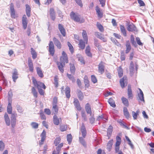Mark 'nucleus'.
Returning <instances> with one entry per match:
<instances>
[{
  "mask_svg": "<svg viewBox=\"0 0 154 154\" xmlns=\"http://www.w3.org/2000/svg\"><path fill=\"white\" fill-rule=\"evenodd\" d=\"M119 76L120 78L123 75V70L121 66L119 67L117 69Z\"/></svg>",
  "mask_w": 154,
  "mask_h": 154,
  "instance_id": "nucleus-41",
  "label": "nucleus"
},
{
  "mask_svg": "<svg viewBox=\"0 0 154 154\" xmlns=\"http://www.w3.org/2000/svg\"><path fill=\"white\" fill-rule=\"evenodd\" d=\"M136 40L137 43L139 45L143 46V43L141 42L140 39L139 37H137L136 38Z\"/></svg>",
  "mask_w": 154,
  "mask_h": 154,
  "instance_id": "nucleus-57",
  "label": "nucleus"
},
{
  "mask_svg": "<svg viewBox=\"0 0 154 154\" xmlns=\"http://www.w3.org/2000/svg\"><path fill=\"white\" fill-rule=\"evenodd\" d=\"M90 117L89 118L90 123L91 124H93L94 123L95 121V119L94 117V114L90 115Z\"/></svg>",
  "mask_w": 154,
  "mask_h": 154,
  "instance_id": "nucleus-43",
  "label": "nucleus"
},
{
  "mask_svg": "<svg viewBox=\"0 0 154 154\" xmlns=\"http://www.w3.org/2000/svg\"><path fill=\"white\" fill-rule=\"evenodd\" d=\"M63 143H61L58 146L56 147V151L57 152H59L60 150V148L63 146Z\"/></svg>",
  "mask_w": 154,
  "mask_h": 154,
  "instance_id": "nucleus-59",
  "label": "nucleus"
},
{
  "mask_svg": "<svg viewBox=\"0 0 154 154\" xmlns=\"http://www.w3.org/2000/svg\"><path fill=\"white\" fill-rule=\"evenodd\" d=\"M28 64L30 71L32 72L33 71V66L32 60L29 58L28 60Z\"/></svg>",
  "mask_w": 154,
  "mask_h": 154,
  "instance_id": "nucleus-16",
  "label": "nucleus"
},
{
  "mask_svg": "<svg viewBox=\"0 0 154 154\" xmlns=\"http://www.w3.org/2000/svg\"><path fill=\"white\" fill-rule=\"evenodd\" d=\"M139 113V110H137L136 112L134 111L132 112V116L134 120L137 119V116L138 115Z\"/></svg>",
  "mask_w": 154,
  "mask_h": 154,
  "instance_id": "nucleus-45",
  "label": "nucleus"
},
{
  "mask_svg": "<svg viewBox=\"0 0 154 154\" xmlns=\"http://www.w3.org/2000/svg\"><path fill=\"white\" fill-rule=\"evenodd\" d=\"M112 131V127L111 126H109L107 130V134L110 135Z\"/></svg>",
  "mask_w": 154,
  "mask_h": 154,
  "instance_id": "nucleus-56",
  "label": "nucleus"
},
{
  "mask_svg": "<svg viewBox=\"0 0 154 154\" xmlns=\"http://www.w3.org/2000/svg\"><path fill=\"white\" fill-rule=\"evenodd\" d=\"M120 59L122 61L125 60V57L124 52L122 51L121 52Z\"/></svg>",
  "mask_w": 154,
  "mask_h": 154,
  "instance_id": "nucleus-60",
  "label": "nucleus"
},
{
  "mask_svg": "<svg viewBox=\"0 0 154 154\" xmlns=\"http://www.w3.org/2000/svg\"><path fill=\"white\" fill-rule=\"evenodd\" d=\"M125 45L126 47L125 53L126 54H128L130 51L131 49V46L129 41L126 42Z\"/></svg>",
  "mask_w": 154,
  "mask_h": 154,
  "instance_id": "nucleus-17",
  "label": "nucleus"
},
{
  "mask_svg": "<svg viewBox=\"0 0 154 154\" xmlns=\"http://www.w3.org/2000/svg\"><path fill=\"white\" fill-rule=\"evenodd\" d=\"M67 45L69 47V50L71 53H73L74 51L73 48L71 44V43L69 42L67 43Z\"/></svg>",
  "mask_w": 154,
  "mask_h": 154,
  "instance_id": "nucleus-48",
  "label": "nucleus"
},
{
  "mask_svg": "<svg viewBox=\"0 0 154 154\" xmlns=\"http://www.w3.org/2000/svg\"><path fill=\"white\" fill-rule=\"evenodd\" d=\"M53 40L54 44L57 46V48L59 49H60L61 48V45L59 40L55 37H54L53 38Z\"/></svg>",
  "mask_w": 154,
  "mask_h": 154,
  "instance_id": "nucleus-12",
  "label": "nucleus"
},
{
  "mask_svg": "<svg viewBox=\"0 0 154 154\" xmlns=\"http://www.w3.org/2000/svg\"><path fill=\"white\" fill-rule=\"evenodd\" d=\"M95 35L98 38L103 41L104 42H106V40L104 38L103 35L101 33L97 32L95 33Z\"/></svg>",
  "mask_w": 154,
  "mask_h": 154,
  "instance_id": "nucleus-13",
  "label": "nucleus"
},
{
  "mask_svg": "<svg viewBox=\"0 0 154 154\" xmlns=\"http://www.w3.org/2000/svg\"><path fill=\"white\" fill-rule=\"evenodd\" d=\"M74 103L75 106L77 110H81V107L78 100L77 99H74Z\"/></svg>",
  "mask_w": 154,
  "mask_h": 154,
  "instance_id": "nucleus-21",
  "label": "nucleus"
},
{
  "mask_svg": "<svg viewBox=\"0 0 154 154\" xmlns=\"http://www.w3.org/2000/svg\"><path fill=\"white\" fill-rule=\"evenodd\" d=\"M70 16L71 18L74 21L79 22L80 21V16L78 13H75L73 11H72L70 14Z\"/></svg>",
  "mask_w": 154,
  "mask_h": 154,
  "instance_id": "nucleus-2",
  "label": "nucleus"
},
{
  "mask_svg": "<svg viewBox=\"0 0 154 154\" xmlns=\"http://www.w3.org/2000/svg\"><path fill=\"white\" fill-rule=\"evenodd\" d=\"M36 71L37 74L38 76L41 78H42L43 77V74L42 70L39 67L36 68Z\"/></svg>",
  "mask_w": 154,
  "mask_h": 154,
  "instance_id": "nucleus-36",
  "label": "nucleus"
},
{
  "mask_svg": "<svg viewBox=\"0 0 154 154\" xmlns=\"http://www.w3.org/2000/svg\"><path fill=\"white\" fill-rule=\"evenodd\" d=\"M28 20L27 18L25 15L23 16L22 17V24L24 29H26L27 27Z\"/></svg>",
  "mask_w": 154,
  "mask_h": 154,
  "instance_id": "nucleus-9",
  "label": "nucleus"
},
{
  "mask_svg": "<svg viewBox=\"0 0 154 154\" xmlns=\"http://www.w3.org/2000/svg\"><path fill=\"white\" fill-rule=\"evenodd\" d=\"M5 148V143L2 140L0 141V151H2Z\"/></svg>",
  "mask_w": 154,
  "mask_h": 154,
  "instance_id": "nucleus-49",
  "label": "nucleus"
},
{
  "mask_svg": "<svg viewBox=\"0 0 154 154\" xmlns=\"http://www.w3.org/2000/svg\"><path fill=\"white\" fill-rule=\"evenodd\" d=\"M82 36L84 41L85 42L86 44H87L88 43V37L87 33L85 30H83Z\"/></svg>",
  "mask_w": 154,
  "mask_h": 154,
  "instance_id": "nucleus-25",
  "label": "nucleus"
},
{
  "mask_svg": "<svg viewBox=\"0 0 154 154\" xmlns=\"http://www.w3.org/2000/svg\"><path fill=\"white\" fill-rule=\"evenodd\" d=\"M91 79L92 82L94 83H95L97 82L96 77L94 75H92L91 76Z\"/></svg>",
  "mask_w": 154,
  "mask_h": 154,
  "instance_id": "nucleus-64",
  "label": "nucleus"
},
{
  "mask_svg": "<svg viewBox=\"0 0 154 154\" xmlns=\"http://www.w3.org/2000/svg\"><path fill=\"white\" fill-rule=\"evenodd\" d=\"M78 60L80 61L82 63L84 64V62L83 57L80 56L77 57Z\"/></svg>",
  "mask_w": 154,
  "mask_h": 154,
  "instance_id": "nucleus-62",
  "label": "nucleus"
},
{
  "mask_svg": "<svg viewBox=\"0 0 154 154\" xmlns=\"http://www.w3.org/2000/svg\"><path fill=\"white\" fill-rule=\"evenodd\" d=\"M61 139L60 137H58L55 140L54 143L55 146H57L60 142Z\"/></svg>",
  "mask_w": 154,
  "mask_h": 154,
  "instance_id": "nucleus-53",
  "label": "nucleus"
},
{
  "mask_svg": "<svg viewBox=\"0 0 154 154\" xmlns=\"http://www.w3.org/2000/svg\"><path fill=\"white\" fill-rule=\"evenodd\" d=\"M123 112L124 114L125 117L127 119H129L130 116L129 114L128 111V109L125 107H124L123 108Z\"/></svg>",
  "mask_w": 154,
  "mask_h": 154,
  "instance_id": "nucleus-28",
  "label": "nucleus"
},
{
  "mask_svg": "<svg viewBox=\"0 0 154 154\" xmlns=\"http://www.w3.org/2000/svg\"><path fill=\"white\" fill-rule=\"evenodd\" d=\"M130 41L132 45H133L135 47H137V45L136 44V42L134 41V36L132 35H131V36Z\"/></svg>",
  "mask_w": 154,
  "mask_h": 154,
  "instance_id": "nucleus-33",
  "label": "nucleus"
},
{
  "mask_svg": "<svg viewBox=\"0 0 154 154\" xmlns=\"http://www.w3.org/2000/svg\"><path fill=\"white\" fill-rule=\"evenodd\" d=\"M26 11L27 16L29 17L30 16L31 8L30 6L26 4Z\"/></svg>",
  "mask_w": 154,
  "mask_h": 154,
  "instance_id": "nucleus-27",
  "label": "nucleus"
},
{
  "mask_svg": "<svg viewBox=\"0 0 154 154\" xmlns=\"http://www.w3.org/2000/svg\"><path fill=\"white\" fill-rule=\"evenodd\" d=\"M70 88L68 86H66L65 88V94L66 97L68 98H69L70 97Z\"/></svg>",
  "mask_w": 154,
  "mask_h": 154,
  "instance_id": "nucleus-26",
  "label": "nucleus"
},
{
  "mask_svg": "<svg viewBox=\"0 0 154 154\" xmlns=\"http://www.w3.org/2000/svg\"><path fill=\"white\" fill-rule=\"evenodd\" d=\"M127 29L129 32L137 31L136 27L132 23L128 24Z\"/></svg>",
  "mask_w": 154,
  "mask_h": 154,
  "instance_id": "nucleus-6",
  "label": "nucleus"
},
{
  "mask_svg": "<svg viewBox=\"0 0 154 154\" xmlns=\"http://www.w3.org/2000/svg\"><path fill=\"white\" fill-rule=\"evenodd\" d=\"M4 118L6 125L9 126L10 125V122L9 117L6 113H5L4 115Z\"/></svg>",
  "mask_w": 154,
  "mask_h": 154,
  "instance_id": "nucleus-20",
  "label": "nucleus"
},
{
  "mask_svg": "<svg viewBox=\"0 0 154 154\" xmlns=\"http://www.w3.org/2000/svg\"><path fill=\"white\" fill-rule=\"evenodd\" d=\"M122 103L126 106H129V102L128 100L126 98L122 97L121 98Z\"/></svg>",
  "mask_w": 154,
  "mask_h": 154,
  "instance_id": "nucleus-38",
  "label": "nucleus"
},
{
  "mask_svg": "<svg viewBox=\"0 0 154 154\" xmlns=\"http://www.w3.org/2000/svg\"><path fill=\"white\" fill-rule=\"evenodd\" d=\"M116 144L117 145H120L121 142V138L119 136H117L116 138Z\"/></svg>",
  "mask_w": 154,
  "mask_h": 154,
  "instance_id": "nucleus-52",
  "label": "nucleus"
},
{
  "mask_svg": "<svg viewBox=\"0 0 154 154\" xmlns=\"http://www.w3.org/2000/svg\"><path fill=\"white\" fill-rule=\"evenodd\" d=\"M32 92L35 97H37V92L36 91V90L34 87H33L32 88Z\"/></svg>",
  "mask_w": 154,
  "mask_h": 154,
  "instance_id": "nucleus-54",
  "label": "nucleus"
},
{
  "mask_svg": "<svg viewBox=\"0 0 154 154\" xmlns=\"http://www.w3.org/2000/svg\"><path fill=\"white\" fill-rule=\"evenodd\" d=\"M32 82L34 85L38 89L41 88L42 87L44 89L46 88V86L44 83L39 81H37L34 78L32 79Z\"/></svg>",
  "mask_w": 154,
  "mask_h": 154,
  "instance_id": "nucleus-1",
  "label": "nucleus"
},
{
  "mask_svg": "<svg viewBox=\"0 0 154 154\" xmlns=\"http://www.w3.org/2000/svg\"><path fill=\"white\" fill-rule=\"evenodd\" d=\"M79 138L80 143L84 147H86V143L84 139V138L83 137H79Z\"/></svg>",
  "mask_w": 154,
  "mask_h": 154,
  "instance_id": "nucleus-31",
  "label": "nucleus"
},
{
  "mask_svg": "<svg viewBox=\"0 0 154 154\" xmlns=\"http://www.w3.org/2000/svg\"><path fill=\"white\" fill-rule=\"evenodd\" d=\"M67 75L68 78L72 81V82H75V80L73 75L68 73L67 74Z\"/></svg>",
  "mask_w": 154,
  "mask_h": 154,
  "instance_id": "nucleus-51",
  "label": "nucleus"
},
{
  "mask_svg": "<svg viewBox=\"0 0 154 154\" xmlns=\"http://www.w3.org/2000/svg\"><path fill=\"white\" fill-rule=\"evenodd\" d=\"M77 94L79 100H82L84 97L82 92L80 90L78 89L77 90Z\"/></svg>",
  "mask_w": 154,
  "mask_h": 154,
  "instance_id": "nucleus-19",
  "label": "nucleus"
},
{
  "mask_svg": "<svg viewBox=\"0 0 154 154\" xmlns=\"http://www.w3.org/2000/svg\"><path fill=\"white\" fill-rule=\"evenodd\" d=\"M96 11L97 13L98 16L101 18L103 17V14L102 12L100 11V8L97 6L96 8Z\"/></svg>",
  "mask_w": 154,
  "mask_h": 154,
  "instance_id": "nucleus-44",
  "label": "nucleus"
},
{
  "mask_svg": "<svg viewBox=\"0 0 154 154\" xmlns=\"http://www.w3.org/2000/svg\"><path fill=\"white\" fill-rule=\"evenodd\" d=\"M75 67L73 64H70V70L72 73L74 74L75 71Z\"/></svg>",
  "mask_w": 154,
  "mask_h": 154,
  "instance_id": "nucleus-47",
  "label": "nucleus"
},
{
  "mask_svg": "<svg viewBox=\"0 0 154 154\" xmlns=\"http://www.w3.org/2000/svg\"><path fill=\"white\" fill-rule=\"evenodd\" d=\"M128 98L129 99H132L133 98V95L132 94V90L130 86H128Z\"/></svg>",
  "mask_w": 154,
  "mask_h": 154,
  "instance_id": "nucleus-18",
  "label": "nucleus"
},
{
  "mask_svg": "<svg viewBox=\"0 0 154 154\" xmlns=\"http://www.w3.org/2000/svg\"><path fill=\"white\" fill-rule=\"evenodd\" d=\"M97 26L99 30L101 32H103L104 29L103 26L99 23L97 22Z\"/></svg>",
  "mask_w": 154,
  "mask_h": 154,
  "instance_id": "nucleus-46",
  "label": "nucleus"
},
{
  "mask_svg": "<svg viewBox=\"0 0 154 154\" xmlns=\"http://www.w3.org/2000/svg\"><path fill=\"white\" fill-rule=\"evenodd\" d=\"M120 83L122 88H123L126 86L128 84V79L127 77L124 76L120 81Z\"/></svg>",
  "mask_w": 154,
  "mask_h": 154,
  "instance_id": "nucleus-5",
  "label": "nucleus"
},
{
  "mask_svg": "<svg viewBox=\"0 0 154 154\" xmlns=\"http://www.w3.org/2000/svg\"><path fill=\"white\" fill-rule=\"evenodd\" d=\"M94 44L95 46L97 47L99 49L101 47V46L98 43V40L97 39H95L94 40Z\"/></svg>",
  "mask_w": 154,
  "mask_h": 154,
  "instance_id": "nucleus-58",
  "label": "nucleus"
},
{
  "mask_svg": "<svg viewBox=\"0 0 154 154\" xmlns=\"http://www.w3.org/2000/svg\"><path fill=\"white\" fill-rule=\"evenodd\" d=\"M113 143V140H111L108 142L107 144V148L109 151H110V149H111Z\"/></svg>",
  "mask_w": 154,
  "mask_h": 154,
  "instance_id": "nucleus-35",
  "label": "nucleus"
},
{
  "mask_svg": "<svg viewBox=\"0 0 154 154\" xmlns=\"http://www.w3.org/2000/svg\"><path fill=\"white\" fill-rule=\"evenodd\" d=\"M49 51L50 54L53 56L55 50L54 44L52 41H50L49 44Z\"/></svg>",
  "mask_w": 154,
  "mask_h": 154,
  "instance_id": "nucleus-4",
  "label": "nucleus"
},
{
  "mask_svg": "<svg viewBox=\"0 0 154 154\" xmlns=\"http://www.w3.org/2000/svg\"><path fill=\"white\" fill-rule=\"evenodd\" d=\"M120 29L121 32L122 33L124 36H126V30L123 26L121 25L120 26Z\"/></svg>",
  "mask_w": 154,
  "mask_h": 154,
  "instance_id": "nucleus-37",
  "label": "nucleus"
},
{
  "mask_svg": "<svg viewBox=\"0 0 154 154\" xmlns=\"http://www.w3.org/2000/svg\"><path fill=\"white\" fill-rule=\"evenodd\" d=\"M31 52L32 55V58L35 59L37 57V54L35 50L32 48L31 49Z\"/></svg>",
  "mask_w": 154,
  "mask_h": 154,
  "instance_id": "nucleus-42",
  "label": "nucleus"
},
{
  "mask_svg": "<svg viewBox=\"0 0 154 154\" xmlns=\"http://www.w3.org/2000/svg\"><path fill=\"white\" fill-rule=\"evenodd\" d=\"M72 136L71 134H68L67 136V140L68 143L70 144L72 141Z\"/></svg>",
  "mask_w": 154,
  "mask_h": 154,
  "instance_id": "nucleus-50",
  "label": "nucleus"
},
{
  "mask_svg": "<svg viewBox=\"0 0 154 154\" xmlns=\"http://www.w3.org/2000/svg\"><path fill=\"white\" fill-rule=\"evenodd\" d=\"M140 93L138 94L139 100L141 101H144L143 97V94L142 90L139 89Z\"/></svg>",
  "mask_w": 154,
  "mask_h": 154,
  "instance_id": "nucleus-40",
  "label": "nucleus"
},
{
  "mask_svg": "<svg viewBox=\"0 0 154 154\" xmlns=\"http://www.w3.org/2000/svg\"><path fill=\"white\" fill-rule=\"evenodd\" d=\"M31 125L34 128L36 129L38 127V124L35 122H32L31 123Z\"/></svg>",
  "mask_w": 154,
  "mask_h": 154,
  "instance_id": "nucleus-55",
  "label": "nucleus"
},
{
  "mask_svg": "<svg viewBox=\"0 0 154 154\" xmlns=\"http://www.w3.org/2000/svg\"><path fill=\"white\" fill-rule=\"evenodd\" d=\"M52 110L55 115L57 114L58 111V107L57 105H52Z\"/></svg>",
  "mask_w": 154,
  "mask_h": 154,
  "instance_id": "nucleus-34",
  "label": "nucleus"
},
{
  "mask_svg": "<svg viewBox=\"0 0 154 154\" xmlns=\"http://www.w3.org/2000/svg\"><path fill=\"white\" fill-rule=\"evenodd\" d=\"M90 48L89 46L88 45L86 48L85 53L89 57H92V54L90 51Z\"/></svg>",
  "mask_w": 154,
  "mask_h": 154,
  "instance_id": "nucleus-30",
  "label": "nucleus"
},
{
  "mask_svg": "<svg viewBox=\"0 0 154 154\" xmlns=\"http://www.w3.org/2000/svg\"><path fill=\"white\" fill-rule=\"evenodd\" d=\"M12 79L13 81L15 82L16 80L18 78V74L17 73V70L16 69H15L14 72L12 74Z\"/></svg>",
  "mask_w": 154,
  "mask_h": 154,
  "instance_id": "nucleus-24",
  "label": "nucleus"
},
{
  "mask_svg": "<svg viewBox=\"0 0 154 154\" xmlns=\"http://www.w3.org/2000/svg\"><path fill=\"white\" fill-rule=\"evenodd\" d=\"M12 107L11 106V103L10 102H9L7 108V111L9 114H12Z\"/></svg>",
  "mask_w": 154,
  "mask_h": 154,
  "instance_id": "nucleus-32",
  "label": "nucleus"
},
{
  "mask_svg": "<svg viewBox=\"0 0 154 154\" xmlns=\"http://www.w3.org/2000/svg\"><path fill=\"white\" fill-rule=\"evenodd\" d=\"M65 61H63V60H62V58H60V62H57V64L58 68L60 71L62 73H63L64 72L63 67L65 65Z\"/></svg>",
  "mask_w": 154,
  "mask_h": 154,
  "instance_id": "nucleus-3",
  "label": "nucleus"
},
{
  "mask_svg": "<svg viewBox=\"0 0 154 154\" xmlns=\"http://www.w3.org/2000/svg\"><path fill=\"white\" fill-rule=\"evenodd\" d=\"M62 57H61L60 58H62V60L63 61H64L66 63H68V58L67 57V55L64 52V51H63L62 53Z\"/></svg>",
  "mask_w": 154,
  "mask_h": 154,
  "instance_id": "nucleus-29",
  "label": "nucleus"
},
{
  "mask_svg": "<svg viewBox=\"0 0 154 154\" xmlns=\"http://www.w3.org/2000/svg\"><path fill=\"white\" fill-rule=\"evenodd\" d=\"M81 131L82 134V137L85 138L87 134V131L84 123H82L81 128Z\"/></svg>",
  "mask_w": 154,
  "mask_h": 154,
  "instance_id": "nucleus-8",
  "label": "nucleus"
},
{
  "mask_svg": "<svg viewBox=\"0 0 154 154\" xmlns=\"http://www.w3.org/2000/svg\"><path fill=\"white\" fill-rule=\"evenodd\" d=\"M50 15L51 18L53 20H54L55 19V13L54 10L53 8H51L50 10Z\"/></svg>",
  "mask_w": 154,
  "mask_h": 154,
  "instance_id": "nucleus-15",
  "label": "nucleus"
},
{
  "mask_svg": "<svg viewBox=\"0 0 154 154\" xmlns=\"http://www.w3.org/2000/svg\"><path fill=\"white\" fill-rule=\"evenodd\" d=\"M58 29L61 33L63 36H65L66 35V32L63 26L61 24H58Z\"/></svg>",
  "mask_w": 154,
  "mask_h": 154,
  "instance_id": "nucleus-14",
  "label": "nucleus"
},
{
  "mask_svg": "<svg viewBox=\"0 0 154 154\" xmlns=\"http://www.w3.org/2000/svg\"><path fill=\"white\" fill-rule=\"evenodd\" d=\"M85 42H84L82 39L79 40V47L82 50L84 49L85 47Z\"/></svg>",
  "mask_w": 154,
  "mask_h": 154,
  "instance_id": "nucleus-22",
  "label": "nucleus"
},
{
  "mask_svg": "<svg viewBox=\"0 0 154 154\" xmlns=\"http://www.w3.org/2000/svg\"><path fill=\"white\" fill-rule=\"evenodd\" d=\"M108 102L112 107L114 108L116 106L115 101L112 98H110L108 100Z\"/></svg>",
  "mask_w": 154,
  "mask_h": 154,
  "instance_id": "nucleus-39",
  "label": "nucleus"
},
{
  "mask_svg": "<svg viewBox=\"0 0 154 154\" xmlns=\"http://www.w3.org/2000/svg\"><path fill=\"white\" fill-rule=\"evenodd\" d=\"M53 122L56 125H58L60 122L62 121L61 118H58L56 115H54L53 116Z\"/></svg>",
  "mask_w": 154,
  "mask_h": 154,
  "instance_id": "nucleus-10",
  "label": "nucleus"
},
{
  "mask_svg": "<svg viewBox=\"0 0 154 154\" xmlns=\"http://www.w3.org/2000/svg\"><path fill=\"white\" fill-rule=\"evenodd\" d=\"M16 123V119H11V126L13 128L15 127Z\"/></svg>",
  "mask_w": 154,
  "mask_h": 154,
  "instance_id": "nucleus-63",
  "label": "nucleus"
},
{
  "mask_svg": "<svg viewBox=\"0 0 154 154\" xmlns=\"http://www.w3.org/2000/svg\"><path fill=\"white\" fill-rule=\"evenodd\" d=\"M67 127L65 125H62L60 126V130L61 131H64L66 130Z\"/></svg>",
  "mask_w": 154,
  "mask_h": 154,
  "instance_id": "nucleus-61",
  "label": "nucleus"
},
{
  "mask_svg": "<svg viewBox=\"0 0 154 154\" xmlns=\"http://www.w3.org/2000/svg\"><path fill=\"white\" fill-rule=\"evenodd\" d=\"M85 109L88 114H89L90 115L92 114L91 107L88 103H87L86 104L85 106Z\"/></svg>",
  "mask_w": 154,
  "mask_h": 154,
  "instance_id": "nucleus-23",
  "label": "nucleus"
},
{
  "mask_svg": "<svg viewBox=\"0 0 154 154\" xmlns=\"http://www.w3.org/2000/svg\"><path fill=\"white\" fill-rule=\"evenodd\" d=\"M135 67V69L137 71V67L138 65L136 63H135V66H134L133 63L132 61H131L130 64V71L131 73H133L134 72V68Z\"/></svg>",
  "mask_w": 154,
  "mask_h": 154,
  "instance_id": "nucleus-7",
  "label": "nucleus"
},
{
  "mask_svg": "<svg viewBox=\"0 0 154 154\" xmlns=\"http://www.w3.org/2000/svg\"><path fill=\"white\" fill-rule=\"evenodd\" d=\"M104 66L103 63L101 61L98 65V71L101 74H103L104 72Z\"/></svg>",
  "mask_w": 154,
  "mask_h": 154,
  "instance_id": "nucleus-11",
  "label": "nucleus"
}]
</instances>
